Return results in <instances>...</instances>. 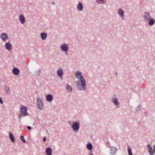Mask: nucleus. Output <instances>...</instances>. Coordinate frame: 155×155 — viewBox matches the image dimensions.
<instances>
[{
	"label": "nucleus",
	"instance_id": "1",
	"mask_svg": "<svg viewBox=\"0 0 155 155\" xmlns=\"http://www.w3.org/2000/svg\"><path fill=\"white\" fill-rule=\"evenodd\" d=\"M81 72L80 71H76L75 75L77 78H79L80 81L76 82V86L79 90H84L86 91L87 86L86 81L84 78L81 75Z\"/></svg>",
	"mask_w": 155,
	"mask_h": 155
},
{
	"label": "nucleus",
	"instance_id": "2",
	"mask_svg": "<svg viewBox=\"0 0 155 155\" xmlns=\"http://www.w3.org/2000/svg\"><path fill=\"white\" fill-rule=\"evenodd\" d=\"M80 123L78 122H74L71 126V128L73 130L77 133L79 129Z\"/></svg>",
	"mask_w": 155,
	"mask_h": 155
},
{
	"label": "nucleus",
	"instance_id": "3",
	"mask_svg": "<svg viewBox=\"0 0 155 155\" xmlns=\"http://www.w3.org/2000/svg\"><path fill=\"white\" fill-rule=\"evenodd\" d=\"M111 101L112 103L118 108H120V103L118 98L116 95L111 98Z\"/></svg>",
	"mask_w": 155,
	"mask_h": 155
},
{
	"label": "nucleus",
	"instance_id": "4",
	"mask_svg": "<svg viewBox=\"0 0 155 155\" xmlns=\"http://www.w3.org/2000/svg\"><path fill=\"white\" fill-rule=\"evenodd\" d=\"M27 108L25 106H22L21 107L20 110L21 113V116H26L29 115V114L27 113Z\"/></svg>",
	"mask_w": 155,
	"mask_h": 155
},
{
	"label": "nucleus",
	"instance_id": "5",
	"mask_svg": "<svg viewBox=\"0 0 155 155\" xmlns=\"http://www.w3.org/2000/svg\"><path fill=\"white\" fill-rule=\"evenodd\" d=\"M37 105L38 108L40 110H42L43 108V102L41 98L38 97L37 99Z\"/></svg>",
	"mask_w": 155,
	"mask_h": 155
},
{
	"label": "nucleus",
	"instance_id": "6",
	"mask_svg": "<svg viewBox=\"0 0 155 155\" xmlns=\"http://www.w3.org/2000/svg\"><path fill=\"white\" fill-rule=\"evenodd\" d=\"M144 20L146 21H148L151 18L150 13L148 12H146L143 13V16Z\"/></svg>",
	"mask_w": 155,
	"mask_h": 155
},
{
	"label": "nucleus",
	"instance_id": "7",
	"mask_svg": "<svg viewBox=\"0 0 155 155\" xmlns=\"http://www.w3.org/2000/svg\"><path fill=\"white\" fill-rule=\"evenodd\" d=\"M110 153L111 155H114L116 154L117 152V149L116 147H110Z\"/></svg>",
	"mask_w": 155,
	"mask_h": 155
},
{
	"label": "nucleus",
	"instance_id": "8",
	"mask_svg": "<svg viewBox=\"0 0 155 155\" xmlns=\"http://www.w3.org/2000/svg\"><path fill=\"white\" fill-rule=\"evenodd\" d=\"M61 50L63 51H67L68 50V45L67 44H64L61 47Z\"/></svg>",
	"mask_w": 155,
	"mask_h": 155
},
{
	"label": "nucleus",
	"instance_id": "9",
	"mask_svg": "<svg viewBox=\"0 0 155 155\" xmlns=\"http://www.w3.org/2000/svg\"><path fill=\"white\" fill-rule=\"evenodd\" d=\"M77 9L78 11H81L83 9V6L81 2L78 3L77 5Z\"/></svg>",
	"mask_w": 155,
	"mask_h": 155
},
{
	"label": "nucleus",
	"instance_id": "10",
	"mask_svg": "<svg viewBox=\"0 0 155 155\" xmlns=\"http://www.w3.org/2000/svg\"><path fill=\"white\" fill-rule=\"evenodd\" d=\"M1 38L3 41H5L8 38V36L6 33H4L1 35Z\"/></svg>",
	"mask_w": 155,
	"mask_h": 155
},
{
	"label": "nucleus",
	"instance_id": "11",
	"mask_svg": "<svg viewBox=\"0 0 155 155\" xmlns=\"http://www.w3.org/2000/svg\"><path fill=\"white\" fill-rule=\"evenodd\" d=\"M118 14L120 17L122 18V19L124 18V12L122 9L119 8L118 9Z\"/></svg>",
	"mask_w": 155,
	"mask_h": 155
},
{
	"label": "nucleus",
	"instance_id": "12",
	"mask_svg": "<svg viewBox=\"0 0 155 155\" xmlns=\"http://www.w3.org/2000/svg\"><path fill=\"white\" fill-rule=\"evenodd\" d=\"M5 47V48L8 51L11 50L12 48V46L9 42L6 43Z\"/></svg>",
	"mask_w": 155,
	"mask_h": 155
},
{
	"label": "nucleus",
	"instance_id": "13",
	"mask_svg": "<svg viewBox=\"0 0 155 155\" xmlns=\"http://www.w3.org/2000/svg\"><path fill=\"white\" fill-rule=\"evenodd\" d=\"M57 74L60 78H62L63 74V71L62 69H58L57 71Z\"/></svg>",
	"mask_w": 155,
	"mask_h": 155
},
{
	"label": "nucleus",
	"instance_id": "14",
	"mask_svg": "<svg viewBox=\"0 0 155 155\" xmlns=\"http://www.w3.org/2000/svg\"><path fill=\"white\" fill-rule=\"evenodd\" d=\"M12 72L14 75H17L19 74V71L18 68H14L12 69Z\"/></svg>",
	"mask_w": 155,
	"mask_h": 155
},
{
	"label": "nucleus",
	"instance_id": "15",
	"mask_svg": "<svg viewBox=\"0 0 155 155\" xmlns=\"http://www.w3.org/2000/svg\"><path fill=\"white\" fill-rule=\"evenodd\" d=\"M147 148L149 150V152L150 155H154V154L153 153L152 148L149 144H147Z\"/></svg>",
	"mask_w": 155,
	"mask_h": 155
},
{
	"label": "nucleus",
	"instance_id": "16",
	"mask_svg": "<svg viewBox=\"0 0 155 155\" xmlns=\"http://www.w3.org/2000/svg\"><path fill=\"white\" fill-rule=\"evenodd\" d=\"M52 150L51 148L48 147L46 149V155H52Z\"/></svg>",
	"mask_w": 155,
	"mask_h": 155
},
{
	"label": "nucleus",
	"instance_id": "17",
	"mask_svg": "<svg viewBox=\"0 0 155 155\" xmlns=\"http://www.w3.org/2000/svg\"><path fill=\"white\" fill-rule=\"evenodd\" d=\"M46 99L48 101H51L53 99L52 95L51 94H48L46 96Z\"/></svg>",
	"mask_w": 155,
	"mask_h": 155
},
{
	"label": "nucleus",
	"instance_id": "18",
	"mask_svg": "<svg viewBox=\"0 0 155 155\" xmlns=\"http://www.w3.org/2000/svg\"><path fill=\"white\" fill-rule=\"evenodd\" d=\"M41 37L43 40H45L46 39L47 35L45 32H42L41 33Z\"/></svg>",
	"mask_w": 155,
	"mask_h": 155
},
{
	"label": "nucleus",
	"instance_id": "19",
	"mask_svg": "<svg viewBox=\"0 0 155 155\" xmlns=\"http://www.w3.org/2000/svg\"><path fill=\"white\" fill-rule=\"evenodd\" d=\"M19 21L22 24H24L25 22V18L24 15H21L19 16Z\"/></svg>",
	"mask_w": 155,
	"mask_h": 155
},
{
	"label": "nucleus",
	"instance_id": "20",
	"mask_svg": "<svg viewBox=\"0 0 155 155\" xmlns=\"http://www.w3.org/2000/svg\"><path fill=\"white\" fill-rule=\"evenodd\" d=\"M66 86V89L68 92H71L72 91V87L68 84H67Z\"/></svg>",
	"mask_w": 155,
	"mask_h": 155
},
{
	"label": "nucleus",
	"instance_id": "21",
	"mask_svg": "<svg viewBox=\"0 0 155 155\" xmlns=\"http://www.w3.org/2000/svg\"><path fill=\"white\" fill-rule=\"evenodd\" d=\"M155 22L153 18H150L149 20L148 24L150 26L153 25Z\"/></svg>",
	"mask_w": 155,
	"mask_h": 155
},
{
	"label": "nucleus",
	"instance_id": "22",
	"mask_svg": "<svg viewBox=\"0 0 155 155\" xmlns=\"http://www.w3.org/2000/svg\"><path fill=\"white\" fill-rule=\"evenodd\" d=\"M87 148L89 150H91L92 149V145L91 143H88L87 145Z\"/></svg>",
	"mask_w": 155,
	"mask_h": 155
},
{
	"label": "nucleus",
	"instance_id": "23",
	"mask_svg": "<svg viewBox=\"0 0 155 155\" xmlns=\"http://www.w3.org/2000/svg\"><path fill=\"white\" fill-rule=\"evenodd\" d=\"M9 138H10V140H11L13 142H14L15 141V138L13 136V134H12L11 133L9 134Z\"/></svg>",
	"mask_w": 155,
	"mask_h": 155
},
{
	"label": "nucleus",
	"instance_id": "24",
	"mask_svg": "<svg viewBox=\"0 0 155 155\" xmlns=\"http://www.w3.org/2000/svg\"><path fill=\"white\" fill-rule=\"evenodd\" d=\"M41 72V70L40 69H39L38 71H35V74L37 76H39L40 75V72Z\"/></svg>",
	"mask_w": 155,
	"mask_h": 155
},
{
	"label": "nucleus",
	"instance_id": "25",
	"mask_svg": "<svg viewBox=\"0 0 155 155\" xmlns=\"http://www.w3.org/2000/svg\"><path fill=\"white\" fill-rule=\"evenodd\" d=\"M127 151L129 155H133L132 153L131 149L130 147H129L127 150Z\"/></svg>",
	"mask_w": 155,
	"mask_h": 155
},
{
	"label": "nucleus",
	"instance_id": "26",
	"mask_svg": "<svg viewBox=\"0 0 155 155\" xmlns=\"http://www.w3.org/2000/svg\"><path fill=\"white\" fill-rule=\"evenodd\" d=\"M4 88L5 93H7L9 91V88L7 86H5Z\"/></svg>",
	"mask_w": 155,
	"mask_h": 155
},
{
	"label": "nucleus",
	"instance_id": "27",
	"mask_svg": "<svg viewBox=\"0 0 155 155\" xmlns=\"http://www.w3.org/2000/svg\"><path fill=\"white\" fill-rule=\"evenodd\" d=\"M104 0H96V2L98 4L105 3V2H104Z\"/></svg>",
	"mask_w": 155,
	"mask_h": 155
},
{
	"label": "nucleus",
	"instance_id": "28",
	"mask_svg": "<svg viewBox=\"0 0 155 155\" xmlns=\"http://www.w3.org/2000/svg\"><path fill=\"white\" fill-rule=\"evenodd\" d=\"M20 139L21 141L23 142V143H25L26 142V141L25 140L24 137L21 135L20 137Z\"/></svg>",
	"mask_w": 155,
	"mask_h": 155
},
{
	"label": "nucleus",
	"instance_id": "29",
	"mask_svg": "<svg viewBox=\"0 0 155 155\" xmlns=\"http://www.w3.org/2000/svg\"><path fill=\"white\" fill-rule=\"evenodd\" d=\"M141 110V106L140 105H139L136 108V111L137 112H138Z\"/></svg>",
	"mask_w": 155,
	"mask_h": 155
},
{
	"label": "nucleus",
	"instance_id": "30",
	"mask_svg": "<svg viewBox=\"0 0 155 155\" xmlns=\"http://www.w3.org/2000/svg\"><path fill=\"white\" fill-rule=\"evenodd\" d=\"M153 153H155V145H154L153 146Z\"/></svg>",
	"mask_w": 155,
	"mask_h": 155
},
{
	"label": "nucleus",
	"instance_id": "31",
	"mask_svg": "<svg viewBox=\"0 0 155 155\" xmlns=\"http://www.w3.org/2000/svg\"><path fill=\"white\" fill-rule=\"evenodd\" d=\"M0 103L1 104H2L3 103V101L2 99V98L1 97H0Z\"/></svg>",
	"mask_w": 155,
	"mask_h": 155
},
{
	"label": "nucleus",
	"instance_id": "32",
	"mask_svg": "<svg viewBox=\"0 0 155 155\" xmlns=\"http://www.w3.org/2000/svg\"><path fill=\"white\" fill-rule=\"evenodd\" d=\"M26 127L29 130H30L31 129V127L29 126H27Z\"/></svg>",
	"mask_w": 155,
	"mask_h": 155
},
{
	"label": "nucleus",
	"instance_id": "33",
	"mask_svg": "<svg viewBox=\"0 0 155 155\" xmlns=\"http://www.w3.org/2000/svg\"><path fill=\"white\" fill-rule=\"evenodd\" d=\"M43 141L45 142L46 140V138L45 137H44L43 138Z\"/></svg>",
	"mask_w": 155,
	"mask_h": 155
},
{
	"label": "nucleus",
	"instance_id": "34",
	"mask_svg": "<svg viewBox=\"0 0 155 155\" xmlns=\"http://www.w3.org/2000/svg\"><path fill=\"white\" fill-rule=\"evenodd\" d=\"M51 4L53 5H54L55 4V2L54 1H53L51 2Z\"/></svg>",
	"mask_w": 155,
	"mask_h": 155
},
{
	"label": "nucleus",
	"instance_id": "35",
	"mask_svg": "<svg viewBox=\"0 0 155 155\" xmlns=\"http://www.w3.org/2000/svg\"><path fill=\"white\" fill-rule=\"evenodd\" d=\"M89 155H93V153L92 152H91L90 153H89Z\"/></svg>",
	"mask_w": 155,
	"mask_h": 155
},
{
	"label": "nucleus",
	"instance_id": "36",
	"mask_svg": "<svg viewBox=\"0 0 155 155\" xmlns=\"http://www.w3.org/2000/svg\"><path fill=\"white\" fill-rule=\"evenodd\" d=\"M114 74L115 76H117L118 74L116 71L115 72V73H114Z\"/></svg>",
	"mask_w": 155,
	"mask_h": 155
},
{
	"label": "nucleus",
	"instance_id": "37",
	"mask_svg": "<svg viewBox=\"0 0 155 155\" xmlns=\"http://www.w3.org/2000/svg\"><path fill=\"white\" fill-rule=\"evenodd\" d=\"M23 116H21V114H20V116H19V119H20L21 118V117H22Z\"/></svg>",
	"mask_w": 155,
	"mask_h": 155
},
{
	"label": "nucleus",
	"instance_id": "38",
	"mask_svg": "<svg viewBox=\"0 0 155 155\" xmlns=\"http://www.w3.org/2000/svg\"><path fill=\"white\" fill-rule=\"evenodd\" d=\"M65 54L66 55H68V53L67 51H65Z\"/></svg>",
	"mask_w": 155,
	"mask_h": 155
},
{
	"label": "nucleus",
	"instance_id": "39",
	"mask_svg": "<svg viewBox=\"0 0 155 155\" xmlns=\"http://www.w3.org/2000/svg\"><path fill=\"white\" fill-rule=\"evenodd\" d=\"M35 124V123H33V125H34Z\"/></svg>",
	"mask_w": 155,
	"mask_h": 155
}]
</instances>
